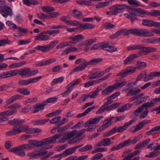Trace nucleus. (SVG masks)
Wrapping results in <instances>:
<instances>
[{
  "label": "nucleus",
  "instance_id": "1",
  "mask_svg": "<svg viewBox=\"0 0 160 160\" xmlns=\"http://www.w3.org/2000/svg\"><path fill=\"white\" fill-rule=\"evenodd\" d=\"M25 122L23 119L15 118L12 120H9L8 122L12 126H14L12 130L6 132V135L8 136H12L25 132L27 133H38L42 132V130L38 128H29L28 126L22 125Z\"/></svg>",
  "mask_w": 160,
  "mask_h": 160
},
{
  "label": "nucleus",
  "instance_id": "2",
  "mask_svg": "<svg viewBox=\"0 0 160 160\" xmlns=\"http://www.w3.org/2000/svg\"><path fill=\"white\" fill-rule=\"evenodd\" d=\"M60 136V134H57L53 137L43 139L40 141L36 140H29L28 141V144L24 145L27 150L32 149L35 146L38 148L43 146L45 148L48 149L51 148L52 147V145L50 144L56 142V139L59 138Z\"/></svg>",
  "mask_w": 160,
  "mask_h": 160
},
{
  "label": "nucleus",
  "instance_id": "3",
  "mask_svg": "<svg viewBox=\"0 0 160 160\" xmlns=\"http://www.w3.org/2000/svg\"><path fill=\"white\" fill-rule=\"evenodd\" d=\"M126 8L128 9V12L132 16H137L136 12V9H137L131 8L129 6L124 4H117L111 6L109 8V9L111 11L107 12L106 14L110 16L115 15L121 13Z\"/></svg>",
  "mask_w": 160,
  "mask_h": 160
},
{
  "label": "nucleus",
  "instance_id": "4",
  "mask_svg": "<svg viewBox=\"0 0 160 160\" xmlns=\"http://www.w3.org/2000/svg\"><path fill=\"white\" fill-rule=\"evenodd\" d=\"M121 34L124 33V35H128L130 33L136 36L149 37L154 36V34L150 32L149 31L146 29L143 28H135L128 30L126 28L120 29Z\"/></svg>",
  "mask_w": 160,
  "mask_h": 160
},
{
  "label": "nucleus",
  "instance_id": "5",
  "mask_svg": "<svg viewBox=\"0 0 160 160\" xmlns=\"http://www.w3.org/2000/svg\"><path fill=\"white\" fill-rule=\"evenodd\" d=\"M136 120V119L133 118L128 122L125 123L124 125L118 128L115 127L109 132L105 133L103 134V137H108L116 132H122L126 130L129 125L131 124Z\"/></svg>",
  "mask_w": 160,
  "mask_h": 160
},
{
  "label": "nucleus",
  "instance_id": "6",
  "mask_svg": "<svg viewBox=\"0 0 160 160\" xmlns=\"http://www.w3.org/2000/svg\"><path fill=\"white\" fill-rule=\"evenodd\" d=\"M58 43V41L56 40L51 42L49 44L44 45H38L35 47V48L43 52H46L52 48Z\"/></svg>",
  "mask_w": 160,
  "mask_h": 160
},
{
  "label": "nucleus",
  "instance_id": "7",
  "mask_svg": "<svg viewBox=\"0 0 160 160\" xmlns=\"http://www.w3.org/2000/svg\"><path fill=\"white\" fill-rule=\"evenodd\" d=\"M27 150L24 144L18 147L12 148L9 150V152H12L21 157H24L26 154L24 150Z\"/></svg>",
  "mask_w": 160,
  "mask_h": 160
},
{
  "label": "nucleus",
  "instance_id": "8",
  "mask_svg": "<svg viewBox=\"0 0 160 160\" xmlns=\"http://www.w3.org/2000/svg\"><path fill=\"white\" fill-rule=\"evenodd\" d=\"M47 152V151H43L42 147H38L35 149L34 152L28 153L27 156L29 157L30 159H33L39 157Z\"/></svg>",
  "mask_w": 160,
  "mask_h": 160
},
{
  "label": "nucleus",
  "instance_id": "9",
  "mask_svg": "<svg viewBox=\"0 0 160 160\" xmlns=\"http://www.w3.org/2000/svg\"><path fill=\"white\" fill-rule=\"evenodd\" d=\"M137 68L129 66L125 69L122 70L119 73L117 74V76L123 77L128 75H131L134 73L136 71Z\"/></svg>",
  "mask_w": 160,
  "mask_h": 160
},
{
  "label": "nucleus",
  "instance_id": "10",
  "mask_svg": "<svg viewBox=\"0 0 160 160\" xmlns=\"http://www.w3.org/2000/svg\"><path fill=\"white\" fill-rule=\"evenodd\" d=\"M42 78L41 76L31 78L27 79H21L18 82V85L20 86H27L28 85L36 82Z\"/></svg>",
  "mask_w": 160,
  "mask_h": 160
},
{
  "label": "nucleus",
  "instance_id": "11",
  "mask_svg": "<svg viewBox=\"0 0 160 160\" xmlns=\"http://www.w3.org/2000/svg\"><path fill=\"white\" fill-rule=\"evenodd\" d=\"M152 103L151 102L145 103L140 106L138 107L133 112V114L135 116H138L141 113L145 108L146 110H148V108L153 107Z\"/></svg>",
  "mask_w": 160,
  "mask_h": 160
},
{
  "label": "nucleus",
  "instance_id": "12",
  "mask_svg": "<svg viewBox=\"0 0 160 160\" xmlns=\"http://www.w3.org/2000/svg\"><path fill=\"white\" fill-rule=\"evenodd\" d=\"M96 38H93L89 39L87 40H85L78 44V46L80 47H82L85 46V48L83 49L84 51H87L89 48L90 45L96 42Z\"/></svg>",
  "mask_w": 160,
  "mask_h": 160
},
{
  "label": "nucleus",
  "instance_id": "13",
  "mask_svg": "<svg viewBox=\"0 0 160 160\" xmlns=\"http://www.w3.org/2000/svg\"><path fill=\"white\" fill-rule=\"evenodd\" d=\"M131 142V140L128 139L123 142L119 143L118 144H116L113 145L111 149V151H115L119 150L122 149L126 146H129Z\"/></svg>",
  "mask_w": 160,
  "mask_h": 160
},
{
  "label": "nucleus",
  "instance_id": "14",
  "mask_svg": "<svg viewBox=\"0 0 160 160\" xmlns=\"http://www.w3.org/2000/svg\"><path fill=\"white\" fill-rule=\"evenodd\" d=\"M114 118V117H109L107 118L103 121L102 125L98 129L97 131L98 132L103 131L110 126L113 123L112 120Z\"/></svg>",
  "mask_w": 160,
  "mask_h": 160
},
{
  "label": "nucleus",
  "instance_id": "15",
  "mask_svg": "<svg viewBox=\"0 0 160 160\" xmlns=\"http://www.w3.org/2000/svg\"><path fill=\"white\" fill-rule=\"evenodd\" d=\"M14 72H15V76L18 73L22 77H29L30 68H25L20 70L16 69L14 70Z\"/></svg>",
  "mask_w": 160,
  "mask_h": 160
},
{
  "label": "nucleus",
  "instance_id": "16",
  "mask_svg": "<svg viewBox=\"0 0 160 160\" xmlns=\"http://www.w3.org/2000/svg\"><path fill=\"white\" fill-rule=\"evenodd\" d=\"M102 61V59L101 58H95L92 59L88 62H85V63L82 65L80 68L81 69H84L88 65H92L96 64Z\"/></svg>",
  "mask_w": 160,
  "mask_h": 160
},
{
  "label": "nucleus",
  "instance_id": "17",
  "mask_svg": "<svg viewBox=\"0 0 160 160\" xmlns=\"http://www.w3.org/2000/svg\"><path fill=\"white\" fill-rule=\"evenodd\" d=\"M85 62H87L85 59H84L80 58L77 60L75 62L76 64H78L80 62H82L83 63L80 64L78 66L72 70L71 71L70 73H73L75 72H78L84 70V69H81L80 68V67L82 65L84 64L85 63Z\"/></svg>",
  "mask_w": 160,
  "mask_h": 160
},
{
  "label": "nucleus",
  "instance_id": "18",
  "mask_svg": "<svg viewBox=\"0 0 160 160\" xmlns=\"http://www.w3.org/2000/svg\"><path fill=\"white\" fill-rule=\"evenodd\" d=\"M103 118V116H102L97 117L95 118L91 119L87 122H85L83 124V126L85 127H86L88 126H89L90 125L98 123Z\"/></svg>",
  "mask_w": 160,
  "mask_h": 160
},
{
  "label": "nucleus",
  "instance_id": "19",
  "mask_svg": "<svg viewBox=\"0 0 160 160\" xmlns=\"http://www.w3.org/2000/svg\"><path fill=\"white\" fill-rule=\"evenodd\" d=\"M160 155V143L156 146V148L153 151L151 152L149 154H146L145 157L149 158L156 157Z\"/></svg>",
  "mask_w": 160,
  "mask_h": 160
},
{
  "label": "nucleus",
  "instance_id": "20",
  "mask_svg": "<svg viewBox=\"0 0 160 160\" xmlns=\"http://www.w3.org/2000/svg\"><path fill=\"white\" fill-rule=\"evenodd\" d=\"M113 142H111L110 138H105L99 141L96 143V145L98 147L102 146H107L110 145Z\"/></svg>",
  "mask_w": 160,
  "mask_h": 160
},
{
  "label": "nucleus",
  "instance_id": "21",
  "mask_svg": "<svg viewBox=\"0 0 160 160\" xmlns=\"http://www.w3.org/2000/svg\"><path fill=\"white\" fill-rule=\"evenodd\" d=\"M50 36L47 35L45 33V32L40 33L36 36L35 40L36 41H47L49 39Z\"/></svg>",
  "mask_w": 160,
  "mask_h": 160
},
{
  "label": "nucleus",
  "instance_id": "22",
  "mask_svg": "<svg viewBox=\"0 0 160 160\" xmlns=\"http://www.w3.org/2000/svg\"><path fill=\"white\" fill-rule=\"evenodd\" d=\"M150 122V121L147 120H145L140 122L137 125L132 128V129H134L132 132H135L141 130L146 124L149 123Z\"/></svg>",
  "mask_w": 160,
  "mask_h": 160
},
{
  "label": "nucleus",
  "instance_id": "23",
  "mask_svg": "<svg viewBox=\"0 0 160 160\" xmlns=\"http://www.w3.org/2000/svg\"><path fill=\"white\" fill-rule=\"evenodd\" d=\"M1 14L4 17L6 18L8 16H12L13 13L11 8L6 5L4 9L1 12Z\"/></svg>",
  "mask_w": 160,
  "mask_h": 160
},
{
  "label": "nucleus",
  "instance_id": "24",
  "mask_svg": "<svg viewBox=\"0 0 160 160\" xmlns=\"http://www.w3.org/2000/svg\"><path fill=\"white\" fill-rule=\"evenodd\" d=\"M79 26L77 28L78 30L92 29L95 27V25L89 23H81L79 22Z\"/></svg>",
  "mask_w": 160,
  "mask_h": 160
},
{
  "label": "nucleus",
  "instance_id": "25",
  "mask_svg": "<svg viewBox=\"0 0 160 160\" xmlns=\"http://www.w3.org/2000/svg\"><path fill=\"white\" fill-rule=\"evenodd\" d=\"M108 104L105 103L102 105L99 109L96 112V114H99L103 112L105 110L109 111L112 109L111 105L108 106Z\"/></svg>",
  "mask_w": 160,
  "mask_h": 160
},
{
  "label": "nucleus",
  "instance_id": "26",
  "mask_svg": "<svg viewBox=\"0 0 160 160\" xmlns=\"http://www.w3.org/2000/svg\"><path fill=\"white\" fill-rule=\"evenodd\" d=\"M84 38V36L82 34L74 35L70 38V39L72 40V41H71L70 42L72 43H76L82 41Z\"/></svg>",
  "mask_w": 160,
  "mask_h": 160
},
{
  "label": "nucleus",
  "instance_id": "27",
  "mask_svg": "<svg viewBox=\"0 0 160 160\" xmlns=\"http://www.w3.org/2000/svg\"><path fill=\"white\" fill-rule=\"evenodd\" d=\"M70 12L71 15L75 18L81 19L82 18V12L77 9L71 10Z\"/></svg>",
  "mask_w": 160,
  "mask_h": 160
},
{
  "label": "nucleus",
  "instance_id": "28",
  "mask_svg": "<svg viewBox=\"0 0 160 160\" xmlns=\"http://www.w3.org/2000/svg\"><path fill=\"white\" fill-rule=\"evenodd\" d=\"M137 55L133 54L128 57L124 61V63L125 65H129L132 62L133 60L135 58L138 57Z\"/></svg>",
  "mask_w": 160,
  "mask_h": 160
},
{
  "label": "nucleus",
  "instance_id": "29",
  "mask_svg": "<svg viewBox=\"0 0 160 160\" xmlns=\"http://www.w3.org/2000/svg\"><path fill=\"white\" fill-rule=\"evenodd\" d=\"M151 139L148 138L143 140L142 142H140L136 145L134 147L135 149H141L146 146L150 142Z\"/></svg>",
  "mask_w": 160,
  "mask_h": 160
},
{
  "label": "nucleus",
  "instance_id": "30",
  "mask_svg": "<svg viewBox=\"0 0 160 160\" xmlns=\"http://www.w3.org/2000/svg\"><path fill=\"white\" fill-rule=\"evenodd\" d=\"M15 72L14 70H12L3 72L0 74V78H5L12 77L15 76Z\"/></svg>",
  "mask_w": 160,
  "mask_h": 160
},
{
  "label": "nucleus",
  "instance_id": "31",
  "mask_svg": "<svg viewBox=\"0 0 160 160\" xmlns=\"http://www.w3.org/2000/svg\"><path fill=\"white\" fill-rule=\"evenodd\" d=\"M46 105V103L44 102L34 105H33V107L35 108V109L33 113H35L40 111L42 110Z\"/></svg>",
  "mask_w": 160,
  "mask_h": 160
},
{
  "label": "nucleus",
  "instance_id": "32",
  "mask_svg": "<svg viewBox=\"0 0 160 160\" xmlns=\"http://www.w3.org/2000/svg\"><path fill=\"white\" fill-rule=\"evenodd\" d=\"M115 89L113 85L109 86L102 91L101 92L102 94V95H108L112 92Z\"/></svg>",
  "mask_w": 160,
  "mask_h": 160
},
{
  "label": "nucleus",
  "instance_id": "33",
  "mask_svg": "<svg viewBox=\"0 0 160 160\" xmlns=\"http://www.w3.org/2000/svg\"><path fill=\"white\" fill-rule=\"evenodd\" d=\"M17 110L13 109L11 111L7 110L3 112H1L0 115L2 117H7L11 116L12 115L15 114Z\"/></svg>",
  "mask_w": 160,
  "mask_h": 160
},
{
  "label": "nucleus",
  "instance_id": "34",
  "mask_svg": "<svg viewBox=\"0 0 160 160\" xmlns=\"http://www.w3.org/2000/svg\"><path fill=\"white\" fill-rule=\"evenodd\" d=\"M160 130V125L157 126L151 129L150 130L146 132V134L147 135L155 134L157 133Z\"/></svg>",
  "mask_w": 160,
  "mask_h": 160
},
{
  "label": "nucleus",
  "instance_id": "35",
  "mask_svg": "<svg viewBox=\"0 0 160 160\" xmlns=\"http://www.w3.org/2000/svg\"><path fill=\"white\" fill-rule=\"evenodd\" d=\"M157 51V49L152 47H144L142 45L141 52H146L147 53H150L156 52Z\"/></svg>",
  "mask_w": 160,
  "mask_h": 160
},
{
  "label": "nucleus",
  "instance_id": "36",
  "mask_svg": "<svg viewBox=\"0 0 160 160\" xmlns=\"http://www.w3.org/2000/svg\"><path fill=\"white\" fill-rule=\"evenodd\" d=\"M142 45L139 44H134L132 45H130L127 47L128 51L135 50L139 49L141 52L142 50Z\"/></svg>",
  "mask_w": 160,
  "mask_h": 160
},
{
  "label": "nucleus",
  "instance_id": "37",
  "mask_svg": "<svg viewBox=\"0 0 160 160\" xmlns=\"http://www.w3.org/2000/svg\"><path fill=\"white\" fill-rule=\"evenodd\" d=\"M77 149L75 146L66 149L62 152V154L65 156H68L74 152Z\"/></svg>",
  "mask_w": 160,
  "mask_h": 160
},
{
  "label": "nucleus",
  "instance_id": "38",
  "mask_svg": "<svg viewBox=\"0 0 160 160\" xmlns=\"http://www.w3.org/2000/svg\"><path fill=\"white\" fill-rule=\"evenodd\" d=\"M21 97V96L20 95L17 94L14 95L6 101V104H9L12 103L15 100L20 98Z\"/></svg>",
  "mask_w": 160,
  "mask_h": 160
},
{
  "label": "nucleus",
  "instance_id": "39",
  "mask_svg": "<svg viewBox=\"0 0 160 160\" xmlns=\"http://www.w3.org/2000/svg\"><path fill=\"white\" fill-rule=\"evenodd\" d=\"M95 108V106H93L92 107H89L86 109L85 111L82 113L79 114L77 116V118H80L81 117L84 116L86 115L88 113L90 112L93 109H94Z\"/></svg>",
  "mask_w": 160,
  "mask_h": 160
},
{
  "label": "nucleus",
  "instance_id": "40",
  "mask_svg": "<svg viewBox=\"0 0 160 160\" xmlns=\"http://www.w3.org/2000/svg\"><path fill=\"white\" fill-rule=\"evenodd\" d=\"M127 83V82L125 80H121L119 82L116 83L113 86L115 89L117 88H121L125 86Z\"/></svg>",
  "mask_w": 160,
  "mask_h": 160
},
{
  "label": "nucleus",
  "instance_id": "41",
  "mask_svg": "<svg viewBox=\"0 0 160 160\" xmlns=\"http://www.w3.org/2000/svg\"><path fill=\"white\" fill-rule=\"evenodd\" d=\"M136 12H137V16L143 18L145 17V15H148V11L144 10L140 8H138L136 9Z\"/></svg>",
  "mask_w": 160,
  "mask_h": 160
},
{
  "label": "nucleus",
  "instance_id": "42",
  "mask_svg": "<svg viewBox=\"0 0 160 160\" xmlns=\"http://www.w3.org/2000/svg\"><path fill=\"white\" fill-rule=\"evenodd\" d=\"M26 63V62L23 61L19 62L12 64L9 65V67L11 68H17L23 66Z\"/></svg>",
  "mask_w": 160,
  "mask_h": 160
},
{
  "label": "nucleus",
  "instance_id": "43",
  "mask_svg": "<svg viewBox=\"0 0 160 160\" xmlns=\"http://www.w3.org/2000/svg\"><path fill=\"white\" fill-rule=\"evenodd\" d=\"M92 148V146L91 145L88 144L79 148L78 150L80 152H86L88 151L91 150Z\"/></svg>",
  "mask_w": 160,
  "mask_h": 160
},
{
  "label": "nucleus",
  "instance_id": "44",
  "mask_svg": "<svg viewBox=\"0 0 160 160\" xmlns=\"http://www.w3.org/2000/svg\"><path fill=\"white\" fill-rule=\"evenodd\" d=\"M16 91L19 93L24 95H28L30 94V92L27 88H18Z\"/></svg>",
  "mask_w": 160,
  "mask_h": 160
},
{
  "label": "nucleus",
  "instance_id": "45",
  "mask_svg": "<svg viewBox=\"0 0 160 160\" xmlns=\"http://www.w3.org/2000/svg\"><path fill=\"white\" fill-rule=\"evenodd\" d=\"M148 15L150 16L153 17H157L160 16V10H154L148 12Z\"/></svg>",
  "mask_w": 160,
  "mask_h": 160
},
{
  "label": "nucleus",
  "instance_id": "46",
  "mask_svg": "<svg viewBox=\"0 0 160 160\" xmlns=\"http://www.w3.org/2000/svg\"><path fill=\"white\" fill-rule=\"evenodd\" d=\"M79 84V82L78 80H74L71 82L67 87L72 91V89L76 85H78Z\"/></svg>",
  "mask_w": 160,
  "mask_h": 160
},
{
  "label": "nucleus",
  "instance_id": "47",
  "mask_svg": "<svg viewBox=\"0 0 160 160\" xmlns=\"http://www.w3.org/2000/svg\"><path fill=\"white\" fill-rule=\"evenodd\" d=\"M80 137H77L74 135L73 138L69 140L68 141V143L70 144H72L75 143H78L79 142L80 140L79 139Z\"/></svg>",
  "mask_w": 160,
  "mask_h": 160
},
{
  "label": "nucleus",
  "instance_id": "48",
  "mask_svg": "<svg viewBox=\"0 0 160 160\" xmlns=\"http://www.w3.org/2000/svg\"><path fill=\"white\" fill-rule=\"evenodd\" d=\"M141 42L143 43H152L156 44L155 38H151L149 39H145L142 40Z\"/></svg>",
  "mask_w": 160,
  "mask_h": 160
},
{
  "label": "nucleus",
  "instance_id": "49",
  "mask_svg": "<svg viewBox=\"0 0 160 160\" xmlns=\"http://www.w3.org/2000/svg\"><path fill=\"white\" fill-rule=\"evenodd\" d=\"M101 88L99 89L98 87H97L96 90L93 92L92 94L90 95H88L89 97L91 98H95L98 94L99 92L101 90Z\"/></svg>",
  "mask_w": 160,
  "mask_h": 160
},
{
  "label": "nucleus",
  "instance_id": "50",
  "mask_svg": "<svg viewBox=\"0 0 160 160\" xmlns=\"http://www.w3.org/2000/svg\"><path fill=\"white\" fill-rule=\"evenodd\" d=\"M12 42L8 39H0V47L4 46L6 44H11Z\"/></svg>",
  "mask_w": 160,
  "mask_h": 160
},
{
  "label": "nucleus",
  "instance_id": "51",
  "mask_svg": "<svg viewBox=\"0 0 160 160\" xmlns=\"http://www.w3.org/2000/svg\"><path fill=\"white\" fill-rule=\"evenodd\" d=\"M88 98H89L88 94H83L77 100V102L79 103H82L84 102Z\"/></svg>",
  "mask_w": 160,
  "mask_h": 160
},
{
  "label": "nucleus",
  "instance_id": "52",
  "mask_svg": "<svg viewBox=\"0 0 160 160\" xmlns=\"http://www.w3.org/2000/svg\"><path fill=\"white\" fill-rule=\"evenodd\" d=\"M152 21L150 20H143L142 21V25L148 27H152Z\"/></svg>",
  "mask_w": 160,
  "mask_h": 160
},
{
  "label": "nucleus",
  "instance_id": "53",
  "mask_svg": "<svg viewBox=\"0 0 160 160\" xmlns=\"http://www.w3.org/2000/svg\"><path fill=\"white\" fill-rule=\"evenodd\" d=\"M64 80V78L63 77H60L58 78H56L53 79L51 82V85L53 86L57 83L62 82Z\"/></svg>",
  "mask_w": 160,
  "mask_h": 160
},
{
  "label": "nucleus",
  "instance_id": "54",
  "mask_svg": "<svg viewBox=\"0 0 160 160\" xmlns=\"http://www.w3.org/2000/svg\"><path fill=\"white\" fill-rule=\"evenodd\" d=\"M128 2L129 5L138 7L140 6V2L137 0H128Z\"/></svg>",
  "mask_w": 160,
  "mask_h": 160
},
{
  "label": "nucleus",
  "instance_id": "55",
  "mask_svg": "<svg viewBox=\"0 0 160 160\" xmlns=\"http://www.w3.org/2000/svg\"><path fill=\"white\" fill-rule=\"evenodd\" d=\"M115 25L114 24H111L109 22H106L103 25V28L106 29H109L114 28Z\"/></svg>",
  "mask_w": 160,
  "mask_h": 160
},
{
  "label": "nucleus",
  "instance_id": "56",
  "mask_svg": "<svg viewBox=\"0 0 160 160\" xmlns=\"http://www.w3.org/2000/svg\"><path fill=\"white\" fill-rule=\"evenodd\" d=\"M100 47H101L102 49L104 50H106L107 49L109 44L108 42H103L100 43Z\"/></svg>",
  "mask_w": 160,
  "mask_h": 160
},
{
  "label": "nucleus",
  "instance_id": "57",
  "mask_svg": "<svg viewBox=\"0 0 160 160\" xmlns=\"http://www.w3.org/2000/svg\"><path fill=\"white\" fill-rule=\"evenodd\" d=\"M69 45V44L67 42H62L57 45L56 47V48L57 49L62 48L64 47L68 46Z\"/></svg>",
  "mask_w": 160,
  "mask_h": 160
},
{
  "label": "nucleus",
  "instance_id": "58",
  "mask_svg": "<svg viewBox=\"0 0 160 160\" xmlns=\"http://www.w3.org/2000/svg\"><path fill=\"white\" fill-rule=\"evenodd\" d=\"M149 98V96H145L141 98L140 100H138L136 101L137 104L138 105L140 104L142 102H145L147 101L148 98Z\"/></svg>",
  "mask_w": 160,
  "mask_h": 160
},
{
  "label": "nucleus",
  "instance_id": "59",
  "mask_svg": "<svg viewBox=\"0 0 160 160\" xmlns=\"http://www.w3.org/2000/svg\"><path fill=\"white\" fill-rule=\"evenodd\" d=\"M61 119V117L60 116H56L50 120L49 121V123L51 124L57 123H58V122Z\"/></svg>",
  "mask_w": 160,
  "mask_h": 160
},
{
  "label": "nucleus",
  "instance_id": "60",
  "mask_svg": "<svg viewBox=\"0 0 160 160\" xmlns=\"http://www.w3.org/2000/svg\"><path fill=\"white\" fill-rule=\"evenodd\" d=\"M66 23L67 25L77 26L79 25V22L75 20H69L66 21Z\"/></svg>",
  "mask_w": 160,
  "mask_h": 160
},
{
  "label": "nucleus",
  "instance_id": "61",
  "mask_svg": "<svg viewBox=\"0 0 160 160\" xmlns=\"http://www.w3.org/2000/svg\"><path fill=\"white\" fill-rule=\"evenodd\" d=\"M58 98L56 97H52L47 99L46 101L44 102L46 103V105L49 103H54L56 102L58 100Z\"/></svg>",
  "mask_w": 160,
  "mask_h": 160
},
{
  "label": "nucleus",
  "instance_id": "62",
  "mask_svg": "<svg viewBox=\"0 0 160 160\" xmlns=\"http://www.w3.org/2000/svg\"><path fill=\"white\" fill-rule=\"evenodd\" d=\"M77 132L76 130H74L71 132L68 133L65 138L66 139L68 140L73 137L75 135V132Z\"/></svg>",
  "mask_w": 160,
  "mask_h": 160
},
{
  "label": "nucleus",
  "instance_id": "63",
  "mask_svg": "<svg viewBox=\"0 0 160 160\" xmlns=\"http://www.w3.org/2000/svg\"><path fill=\"white\" fill-rule=\"evenodd\" d=\"M96 84V83L95 80L89 81L88 82L84 83V87L85 88H88L94 84Z\"/></svg>",
  "mask_w": 160,
  "mask_h": 160
},
{
  "label": "nucleus",
  "instance_id": "64",
  "mask_svg": "<svg viewBox=\"0 0 160 160\" xmlns=\"http://www.w3.org/2000/svg\"><path fill=\"white\" fill-rule=\"evenodd\" d=\"M77 2L78 3L81 5H90L91 3V2L89 1L85 0L77 1Z\"/></svg>",
  "mask_w": 160,
  "mask_h": 160
}]
</instances>
